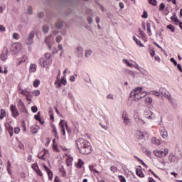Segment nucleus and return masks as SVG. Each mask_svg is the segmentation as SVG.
<instances>
[{
	"mask_svg": "<svg viewBox=\"0 0 182 182\" xmlns=\"http://www.w3.org/2000/svg\"><path fill=\"white\" fill-rule=\"evenodd\" d=\"M77 149L81 154H90L92 153V146L87 140L80 138L76 141Z\"/></svg>",
	"mask_w": 182,
	"mask_h": 182,
	"instance_id": "nucleus-1",
	"label": "nucleus"
},
{
	"mask_svg": "<svg viewBox=\"0 0 182 182\" xmlns=\"http://www.w3.org/2000/svg\"><path fill=\"white\" fill-rule=\"evenodd\" d=\"M147 96V92L143 90V88L138 87L133 90L130 93V97H133L135 102H139L140 99H143Z\"/></svg>",
	"mask_w": 182,
	"mask_h": 182,
	"instance_id": "nucleus-2",
	"label": "nucleus"
},
{
	"mask_svg": "<svg viewBox=\"0 0 182 182\" xmlns=\"http://www.w3.org/2000/svg\"><path fill=\"white\" fill-rule=\"evenodd\" d=\"M154 154L159 157V159H164V157L168 155V149L166 148L164 151L156 149L154 151Z\"/></svg>",
	"mask_w": 182,
	"mask_h": 182,
	"instance_id": "nucleus-3",
	"label": "nucleus"
},
{
	"mask_svg": "<svg viewBox=\"0 0 182 182\" xmlns=\"http://www.w3.org/2000/svg\"><path fill=\"white\" fill-rule=\"evenodd\" d=\"M22 50V44L19 43H14L12 44L11 51L12 55H18Z\"/></svg>",
	"mask_w": 182,
	"mask_h": 182,
	"instance_id": "nucleus-4",
	"label": "nucleus"
},
{
	"mask_svg": "<svg viewBox=\"0 0 182 182\" xmlns=\"http://www.w3.org/2000/svg\"><path fill=\"white\" fill-rule=\"evenodd\" d=\"M39 64L41 68H49L52 65V60H47L45 58H41L39 60Z\"/></svg>",
	"mask_w": 182,
	"mask_h": 182,
	"instance_id": "nucleus-5",
	"label": "nucleus"
},
{
	"mask_svg": "<svg viewBox=\"0 0 182 182\" xmlns=\"http://www.w3.org/2000/svg\"><path fill=\"white\" fill-rule=\"evenodd\" d=\"M17 107L21 113H23L24 114H28V110H26V108L25 107V103H23L22 100L18 99Z\"/></svg>",
	"mask_w": 182,
	"mask_h": 182,
	"instance_id": "nucleus-6",
	"label": "nucleus"
},
{
	"mask_svg": "<svg viewBox=\"0 0 182 182\" xmlns=\"http://www.w3.org/2000/svg\"><path fill=\"white\" fill-rule=\"evenodd\" d=\"M8 55H9V49L7 48V47H4L3 52L0 55V59L3 62H5L6 59H8Z\"/></svg>",
	"mask_w": 182,
	"mask_h": 182,
	"instance_id": "nucleus-7",
	"label": "nucleus"
},
{
	"mask_svg": "<svg viewBox=\"0 0 182 182\" xmlns=\"http://www.w3.org/2000/svg\"><path fill=\"white\" fill-rule=\"evenodd\" d=\"M33 38H35V31H31L26 39V45H32L33 43Z\"/></svg>",
	"mask_w": 182,
	"mask_h": 182,
	"instance_id": "nucleus-8",
	"label": "nucleus"
},
{
	"mask_svg": "<svg viewBox=\"0 0 182 182\" xmlns=\"http://www.w3.org/2000/svg\"><path fill=\"white\" fill-rule=\"evenodd\" d=\"M10 110L11 112V116L12 117H14V119H16V117L19 116V112H18V109H16V106L14 105H10Z\"/></svg>",
	"mask_w": 182,
	"mask_h": 182,
	"instance_id": "nucleus-9",
	"label": "nucleus"
},
{
	"mask_svg": "<svg viewBox=\"0 0 182 182\" xmlns=\"http://www.w3.org/2000/svg\"><path fill=\"white\" fill-rule=\"evenodd\" d=\"M45 42L46 45L48 46L49 50H50L52 49V45L55 43L53 38H52V35L49 36L48 37H46L45 39Z\"/></svg>",
	"mask_w": 182,
	"mask_h": 182,
	"instance_id": "nucleus-10",
	"label": "nucleus"
},
{
	"mask_svg": "<svg viewBox=\"0 0 182 182\" xmlns=\"http://www.w3.org/2000/svg\"><path fill=\"white\" fill-rule=\"evenodd\" d=\"M31 168L36 171V174L38 175L40 177H43V173H42V171L39 169V166H38V164H33L31 166Z\"/></svg>",
	"mask_w": 182,
	"mask_h": 182,
	"instance_id": "nucleus-11",
	"label": "nucleus"
},
{
	"mask_svg": "<svg viewBox=\"0 0 182 182\" xmlns=\"http://www.w3.org/2000/svg\"><path fill=\"white\" fill-rule=\"evenodd\" d=\"M159 132L162 139H164V140H167V138L168 137V133L167 132V129H166L165 127H162L159 129Z\"/></svg>",
	"mask_w": 182,
	"mask_h": 182,
	"instance_id": "nucleus-12",
	"label": "nucleus"
},
{
	"mask_svg": "<svg viewBox=\"0 0 182 182\" xmlns=\"http://www.w3.org/2000/svg\"><path fill=\"white\" fill-rule=\"evenodd\" d=\"M41 166H43L44 170L46 171L48 176L49 180H52L53 178V173H52V171H50V169L45 164H42Z\"/></svg>",
	"mask_w": 182,
	"mask_h": 182,
	"instance_id": "nucleus-13",
	"label": "nucleus"
},
{
	"mask_svg": "<svg viewBox=\"0 0 182 182\" xmlns=\"http://www.w3.org/2000/svg\"><path fill=\"white\" fill-rule=\"evenodd\" d=\"M122 119L124 121V123L127 124V126H131L132 125V119L129 118V115H127V113L122 114Z\"/></svg>",
	"mask_w": 182,
	"mask_h": 182,
	"instance_id": "nucleus-14",
	"label": "nucleus"
},
{
	"mask_svg": "<svg viewBox=\"0 0 182 182\" xmlns=\"http://www.w3.org/2000/svg\"><path fill=\"white\" fill-rule=\"evenodd\" d=\"M144 116L146 117V119H149L150 120H153V119L156 118V114H154V113L151 112L150 110L145 112Z\"/></svg>",
	"mask_w": 182,
	"mask_h": 182,
	"instance_id": "nucleus-15",
	"label": "nucleus"
},
{
	"mask_svg": "<svg viewBox=\"0 0 182 182\" xmlns=\"http://www.w3.org/2000/svg\"><path fill=\"white\" fill-rule=\"evenodd\" d=\"M5 127L6 130H8L10 136L12 137V136H14V127H12V126H11L9 123H6Z\"/></svg>",
	"mask_w": 182,
	"mask_h": 182,
	"instance_id": "nucleus-16",
	"label": "nucleus"
},
{
	"mask_svg": "<svg viewBox=\"0 0 182 182\" xmlns=\"http://www.w3.org/2000/svg\"><path fill=\"white\" fill-rule=\"evenodd\" d=\"M134 119L136 122V123H138V124H141V125L146 124V122H144V120L140 118L139 114L134 115Z\"/></svg>",
	"mask_w": 182,
	"mask_h": 182,
	"instance_id": "nucleus-17",
	"label": "nucleus"
},
{
	"mask_svg": "<svg viewBox=\"0 0 182 182\" xmlns=\"http://www.w3.org/2000/svg\"><path fill=\"white\" fill-rule=\"evenodd\" d=\"M48 151H44L43 152H41L38 154V159H41V160H44V161L46 160V154H48Z\"/></svg>",
	"mask_w": 182,
	"mask_h": 182,
	"instance_id": "nucleus-18",
	"label": "nucleus"
},
{
	"mask_svg": "<svg viewBox=\"0 0 182 182\" xmlns=\"http://www.w3.org/2000/svg\"><path fill=\"white\" fill-rule=\"evenodd\" d=\"M171 20L174 22L175 25H178V23H180V21L178 20L177 15H176V13H173V16L171 17Z\"/></svg>",
	"mask_w": 182,
	"mask_h": 182,
	"instance_id": "nucleus-19",
	"label": "nucleus"
},
{
	"mask_svg": "<svg viewBox=\"0 0 182 182\" xmlns=\"http://www.w3.org/2000/svg\"><path fill=\"white\" fill-rule=\"evenodd\" d=\"M77 56L78 58H83V48L80 46L77 48Z\"/></svg>",
	"mask_w": 182,
	"mask_h": 182,
	"instance_id": "nucleus-20",
	"label": "nucleus"
},
{
	"mask_svg": "<svg viewBox=\"0 0 182 182\" xmlns=\"http://www.w3.org/2000/svg\"><path fill=\"white\" fill-rule=\"evenodd\" d=\"M72 163H73V157L69 156L66 159V166L68 167H72Z\"/></svg>",
	"mask_w": 182,
	"mask_h": 182,
	"instance_id": "nucleus-21",
	"label": "nucleus"
},
{
	"mask_svg": "<svg viewBox=\"0 0 182 182\" xmlns=\"http://www.w3.org/2000/svg\"><path fill=\"white\" fill-rule=\"evenodd\" d=\"M39 129H40V127L37 124L33 125L31 127V133H33V134H36V133H37L38 132Z\"/></svg>",
	"mask_w": 182,
	"mask_h": 182,
	"instance_id": "nucleus-22",
	"label": "nucleus"
},
{
	"mask_svg": "<svg viewBox=\"0 0 182 182\" xmlns=\"http://www.w3.org/2000/svg\"><path fill=\"white\" fill-rule=\"evenodd\" d=\"M68 82L66 81V78L65 77H63L61 80L60 81L59 84L56 86V87L59 88L63 85L64 86H66Z\"/></svg>",
	"mask_w": 182,
	"mask_h": 182,
	"instance_id": "nucleus-23",
	"label": "nucleus"
},
{
	"mask_svg": "<svg viewBox=\"0 0 182 182\" xmlns=\"http://www.w3.org/2000/svg\"><path fill=\"white\" fill-rule=\"evenodd\" d=\"M151 143H153V144H156V146H160V144H161V140L156 137H153L151 139Z\"/></svg>",
	"mask_w": 182,
	"mask_h": 182,
	"instance_id": "nucleus-24",
	"label": "nucleus"
},
{
	"mask_svg": "<svg viewBox=\"0 0 182 182\" xmlns=\"http://www.w3.org/2000/svg\"><path fill=\"white\" fill-rule=\"evenodd\" d=\"M36 64H31L29 68V73H35L36 72Z\"/></svg>",
	"mask_w": 182,
	"mask_h": 182,
	"instance_id": "nucleus-25",
	"label": "nucleus"
},
{
	"mask_svg": "<svg viewBox=\"0 0 182 182\" xmlns=\"http://www.w3.org/2000/svg\"><path fill=\"white\" fill-rule=\"evenodd\" d=\"M58 170L62 177H66V171L65 170V167H63V166H60Z\"/></svg>",
	"mask_w": 182,
	"mask_h": 182,
	"instance_id": "nucleus-26",
	"label": "nucleus"
},
{
	"mask_svg": "<svg viewBox=\"0 0 182 182\" xmlns=\"http://www.w3.org/2000/svg\"><path fill=\"white\" fill-rule=\"evenodd\" d=\"M26 60H28V57L26 55H23L22 58L18 63H16V65L19 66L21 63H25Z\"/></svg>",
	"mask_w": 182,
	"mask_h": 182,
	"instance_id": "nucleus-27",
	"label": "nucleus"
},
{
	"mask_svg": "<svg viewBox=\"0 0 182 182\" xmlns=\"http://www.w3.org/2000/svg\"><path fill=\"white\" fill-rule=\"evenodd\" d=\"M136 174L138 177L143 178L144 177V173H143V171L140 168H136Z\"/></svg>",
	"mask_w": 182,
	"mask_h": 182,
	"instance_id": "nucleus-28",
	"label": "nucleus"
},
{
	"mask_svg": "<svg viewBox=\"0 0 182 182\" xmlns=\"http://www.w3.org/2000/svg\"><path fill=\"white\" fill-rule=\"evenodd\" d=\"M75 165L77 168H82V167L85 166V162L82 161V159H80L78 160L77 164H75Z\"/></svg>",
	"mask_w": 182,
	"mask_h": 182,
	"instance_id": "nucleus-29",
	"label": "nucleus"
},
{
	"mask_svg": "<svg viewBox=\"0 0 182 182\" xmlns=\"http://www.w3.org/2000/svg\"><path fill=\"white\" fill-rule=\"evenodd\" d=\"M21 95H22L23 96H31V92H29L28 90L24 89V90H21V91L20 92Z\"/></svg>",
	"mask_w": 182,
	"mask_h": 182,
	"instance_id": "nucleus-30",
	"label": "nucleus"
},
{
	"mask_svg": "<svg viewBox=\"0 0 182 182\" xmlns=\"http://www.w3.org/2000/svg\"><path fill=\"white\" fill-rule=\"evenodd\" d=\"M133 41L136 42V45H139L140 48H144V44L141 43V41L138 40L137 38H136V36L133 37Z\"/></svg>",
	"mask_w": 182,
	"mask_h": 182,
	"instance_id": "nucleus-31",
	"label": "nucleus"
},
{
	"mask_svg": "<svg viewBox=\"0 0 182 182\" xmlns=\"http://www.w3.org/2000/svg\"><path fill=\"white\" fill-rule=\"evenodd\" d=\"M4 117H6V111L5 109H1L0 111V119L2 120Z\"/></svg>",
	"mask_w": 182,
	"mask_h": 182,
	"instance_id": "nucleus-32",
	"label": "nucleus"
},
{
	"mask_svg": "<svg viewBox=\"0 0 182 182\" xmlns=\"http://www.w3.org/2000/svg\"><path fill=\"white\" fill-rule=\"evenodd\" d=\"M162 96H164V97H166V99H168V100H170L171 99V94H170V92H165L162 94Z\"/></svg>",
	"mask_w": 182,
	"mask_h": 182,
	"instance_id": "nucleus-33",
	"label": "nucleus"
},
{
	"mask_svg": "<svg viewBox=\"0 0 182 182\" xmlns=\"http://www.w3.org/2000/svg\"><path fill=\"white\" fill-rule=\"evenodd\" d=\"M59 125L60 126L61 129H65V127L66 128V125L68 126V122H66L65 120L62 119L60 122Z\"/></svg>",
	"mask_w": 182,
	"mask_h": 182,
	"instance_id": "nucleus-34",
	"label": "nucleus"
},
{
	"mask_svg": "<svg viewBox=\"0 0 182 182\" xmlns=\"http://www.w3.org/2000/svg\"><path fill=\"white\" fill-rule=\"evenodd\" d=\"M63 26V21H58L55 23V28L57 29H61Z\"/></svg>",
	"mask_w": 182,
	"mask_h": 182,
	"instance_id": "nucleus-35",
	"label": "nucleus"
},
{
	"mask_svg": "<svg viewBox=\"0 0 182 182\" xmlns=\"http://www.w3.org/2000/svg\"><path fill=\"white\" fill-rule=\"evenodd\" d=\"M53 133L55 139H59V135H58V131L56 130V127H53Z\"/></svg>",
	"mask_w": 182,
	"mask_h": 182,
	"instance_id": "nucleus-36",
	"label": "nucleus"
},
{
	"mask_svg": "<svg viewBox=\"0 0 182 182\" xmlns=\"http://www.w3.org/2000/svg\"><path fill=\"white\" fill-rule=\"evenodd\" d=\"M123 63H124L125 65H127V66H129V68L133 67V63H130V62H129L128 60L124 59L123 60Z\"/></svg>",
	"mask_w": 182,
	"mask_h": 182,
	"instance_id": "nucleus-37",
	"label": "nucleus"
},
{
	"mask_svg": "<svg viewBox=\"0 0 182 182\" xmlns=\"http://www.w3.org/2000/svg\"><path fill=\"white\" fill-rule=\"evenodd\" d=\"M42 30L44 33H48V32H49V26H48V25H44Z\"/></svg>",
	"mask_w": 182,
	"mask_h": 182,
	"instance_id": "nucleus-38",
	"label": "nucleus"
},
{
	"mask_svg": "<svg viewBox=\"0 0 182 182\" xmlns=\"http://www.w3.org/2000/svg\"><path fill=\"white\" fill-rule=\"evenodd\" d=\"M63 39V38L62 37V36L60 35H58L55 37V41L57 43H60L61 41Z\"/></svg>",
	"mask_w": 182,
	"mask_h": 182,
	"instance_id": "nucleus-39",
	"label": "nucleus"
},
{
	"mask_svg": "<svg viewBox=\"0 0 182 182\" xmlns=\"http://www.w3.org/2000/svg\"><path fill=\"white\" fill-rule=\"evenodd\" d=\"M89 168H90V171H94V173H96V174H100L99 171H97L96 168H95V166H90Z\"/></svg>",
	"mask_w": 182,
	"mask_h": 182,
	"instance_id": "nucleus-40",
	"label": "nucleus"
},
{
	"mask_svg": "<svg viewBox=\"0 0 182 182\" xmlns=\"http://www.w3.org/2000/svg\"><path fill=\"white\" fill-rule=\"evenodd\" d=\"M51 58H52V54H50L49 53H46L45 54V58H44L46 59L47 60H52Z\"/></svg>",
	"mask_w": 182,
	"mask_h": 182,
	"instance_id": "nucleus-41",
	"label": "nucleus"
},
{
	"mask_svg": "<svg viewBox=\"0 0 182 182\" xmlns=\"http://www.w3.org/2000/svg\"><path fill=\"white\" fill-rule=\"evenodd\" d=\"M110 171L114 174V173H117L118 169H117V167H116L114 166H112L110 167Z\"/></svg>",
	"mask_w": 182,
	"mask_h": 182,
	"instance_id": "nucleus-42",
	"label": "nucleus"
},
{
	"mask_svg": "<svg viewBox=\"0 0 182 182\" xmlns=\"http://www.w3.org/2000/svg\"><path fill=\"white\" fill-rule=\"evenodd\" d=\"M39 85H41V80H39L38 79L35 80L33 82V87H38V86H39Z\"/></svg>",
	"mask_w": 182,
	"mask_h": 182,
	"instance_id": "nucleus-43",
	"label": "nucleus"
},
{
	"mask_svg": "<svg viewBox=\"0 0 182 182\" xmlns=\"http://www.w3.org/2000/svg\"><path fill=\"white\" fill-rule=\"evenodd\" d=\"M139 35L140 36L144 39V38H146V33H144V32L143 31H141V28H139Z\"/></svg>",
	"mask_w": 182,
	"mask_h": 182,
	"instance_id": "nucleus-44",
	"label": "nucleus"
},
{
	"mask_svg": "<svg viewBox=\"0 0 182 182\" xmlns=\"http://www.w3.org/2000/svg\"><path fill=\"white\" fill-rule=\"evenodd\" d=\"M149 4L153 5V6H157V0H149Z\"/></svg>",
	"mask_w": 182,
	"mask_h": 182,
	"instance_id": "nucleus-45",
	"label": "nucleus"
},
{
	"mask_svg": "<svg viewBox=\"0 0 182 182\" xmlns=\"http://www.w3.org/2000/svg\"><path fill=\"white\" fill-rule=\"evenodd\" d=\"M92 55V50H85V58H89Z\"/></svg>",
	"mask_w": 182,
	"mask_h": 182,
	"instance_id": "nucleus-46",
	"label": "nucleus"
},
{
	"mask_svg": "<svg viewBox=\"0 0 182 182\" xmlns=\"http://www.w3.org/2000/svg\"><path fill=\"white\" fill-rule=\"evenodd\" d=\"M166 28L170 31H171L172 32H174L176 31V28L172 24H169L168 26H166Z\"/></svg>",
	"mask_w": 182,
	"mask_h": 182,
	"instance_id": "nucleus-47",
	"label": "nucleus"
},
{
	"mask_svg": "<svg viewBox=\"0 0 182 182\" xmlns=\"http://www.w3.org/2000/svg\"><path fill=\"white\" fill-rule=\"evenodd\" d=\"M13 39H16V41H18L19 39V34L18 33H14L12 35Z\"/></svg>",
	"mask_w": 182,
	"mask_h": 182,
	"instance_id": "nucleus-48",
	"label": "nucleus"
},
{
	"mask_svg": "<svg viewBox=\"0 0 182 182\" xmlns=\"http://www.w3.org/2000/svg\"><path fill=\"white\" fill-rule=\"evenodd\" d=\"M118 178L121 182H126V178L122 175L118 176Z\"/></svg>",
	"mask_w": 182,
	"mask_h": 182,
	"instance_id": "nucleus-49",
	"label": "nucleus"
},
{
	"mask_svg": "<svg viewBox=\"0 0 182 182\" xmlns=\"http://www.w3.org/2000/svg\"><path fill=\"white\" fill-rule=\"evenodd\" d=\"M59 50H63V47L62 46V44L58 45V50H56V52L53 51V53H58Z\"/></svg>",
	"mask_w": 182,
	"mask_h": 182,
	"instance_id": "nucleus-50",
	"label": "nucleus"
},
{
	"mask_svg": "<svg viewBox=\"0 0 182 182\" xmlns=\"http://www.w3.org/2000/svg\"><path fill=\"white\" fill-rule=\"evenodd\" d=\"M133 63V68H135V69H138V70H140V68H139V65L137 64V63H136V61H132Z\"/></svg>",
	"mask_w": 182,
	"mask_h": 182,
	"instance_id": "nucleus-51",
	"label": "nucleus"
},
{
	"mask_svg": "<svg viewBox=\"0 0 182 182\" xmlns=\"http://www.w3.org/2000/svg\"><path fill=\"white\" fill-rule=\"evenodd\" d=\"M164 8H166V4L164 3H162L159 6V11H164Z\"/></svg>",
	"mask_w": 182,
	"mask_h": 182,
	"instance_id": "nucleus-52",
	"label": "nucleus"
},
{
	"mask_svg": "<svg viewBox=\"0 0 182 182\" xmlns=\"http://www.w3.org/2000/svg\"><path fill=\"white\" fill-rule=\"evenodd\" d=\"M146 103H152L153 102V99H151V97H146Z\"/></svg>",
	"mask_w": 182,
	"mask_h": 182,
	"instance_id": "nucleus-53",
	"label": "nucleus"
},
{
	"mask_svg": "<svg viewBox=\"0 0 182 182\" xmlns=\"http://www.w3.org/2000/svg\"><path fill=\"white\" fill-rule=\"evenodd\" d=\"M31 111L33 112V113H36V112H38V107L36 106L31 107Z\"/></svg>",
	"mask_w": 182,
	"mask_h": 182,
	"instance_id": "nucleus-54",
	"label": "nucleus"
},
{
	"mask_svg": "<svg viewBox=\"0 0 182 182\" xmlns=\"http://www.w3.org/2000/svg\"><path fill=\"white\" fill-rule=\"evenodd\" d=\"M141 18H145L146 19V18H149V14H147V12L146 11H144Z\"/></svg>",
	"mask_w": 182,
	"mask_h": 182,
	"instance_id": "nucleus-55",
	"label": "nucleus"
},
{
	"mask_svg": "<svg viewBox=\"0 0 182 182\" xmlns=\"http://www.w3.org/2000/svg\"><path fill=\"white\" fill-rule=\"evenodd\" d=\"M167 90H166V88L164 87H161L159 88V93H161V95H163L164 93H165Z\"/></svg>",
	"mask_w": 182,
	"mask_h": 182,
	"instance_id": "nucleus-56",
	"label": "nucleus"
},
{
	"mask_svg": "<svg viewBox=\"0 0 182 182\" xmlns=\"http://www.w3.org/2000/svg\"><path fill=\"white\" fill-rule=\"evenodd\" d=\"M33 95L34 96H39L41 95V92L38 90H34L33 92Z\"/></svg>",
	"mask_w": 182,
	"mask_h": 182,
	"instance_id": "nucleus-57",
	"label": "nucleus"
},
{
	"mask_svg": "<svg viewBox=\"0 0 182 182\" xmlns=\"http://www.w3.org/2000/svg\"><path fill=\"white\" fill-rule=\"evenodd\" d=\"M107 99H110L111 100H113V99H114V95H113V94H109L107 96Z\"/></svg>",
	"mask_w": 182,
	"mask_h": 182,
	"instance_id": "nucleus-58",
	"label": "nucleus"
},
{
	"mask_svg": "<svg viewBox=\"0 0 182 182\" xmlns=\"http://www.w3.org/2000/svg\"><path fill=\"white\" fill-rule=\"evenodd\" d=\"M39 114H41V112H38V114L34 116L36 120H38V122L41 121V117Z\"/></svg>",
	"mask_w": 182,
	"mask_h": 182,
	"instance_id": "nucleus-59",
	"label": "nucleus"
},
{
	"mask_svg": "<svg viewBox=\"0 0 182 182\" xmlns=\"http://www.w3.org/2000/svg\"><path fill=\"white\" fill-rule=\"evenodd\" d=\"M19 132H21V129H20L19 127H16V128L14 129V133H15L16 134H19Z\"/></svg>",
	"mask_w": 182,
	"mask_h": 182,
	"instance_id": "nucleus-60",
	"label": "nucleus"
},
{
	"mask_svg": "<svg viewBox=\"0 0 182 182\" xmlns=\"http://www.w3.org/2000/svg\"><path fill=\"white\" fill-rule=\"evenodd\" d=\"M170 61L172 63H173V65H174V66H177V61H176V60L173 58H171L170 59Z\"/></svg>",
	"mask_w": 182,
	"mask_h": 182,
	"instance_id": "nucleus-61",
	"label": "nucleus"
},
{
	"mask_svg": "<svg viewBox=\"0 0 182 182\" xmlns=\"http://www.w3.org/2000/svg\"><path fill=\"white\" fill-rule=\"evenodd\" d=\"M152 95H154V96L159 97V96H160V92L152 91Z\"/></svg>",
	"mask_w": 182,
	"mask_h": 182,
	"instance_id": "nucleus-62",
	"label": "nucleus"
},
{
	"mask_svg": "<svg viewBox=\"0 0 182 182\" xmlns=\"http://www.w3.org/2000/svg\"><path fill=\"white\" fill-rule=\"evenodd\" d=\"M174 159V156L173 155V154H171L169 156H168V160L169 161H173L174 160L173 159Z\"/></svg>",
	"mask_w": 182,
	"mask_h": 182,
	"instance_id": "nucleus-63",
	"label": "nucleus"
},
{
	"mask_svg": "<svg viewBox=\"0 0 182 182\" xmlns=\"http://www.w3.org/2000/svg\"><path fill=\"white\" fill-rule=\"evenodd\" d=\"M87 21L90 25H92L93 23V18L92 17H88Z\"/></svg>",
	"mask_w": 182,
	"mask_h": 182,
	"instance_id": "nucleus-64",
	"label": "nucleus"
}]
</instances>
